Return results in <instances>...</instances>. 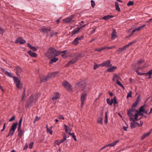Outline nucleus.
I'll return each instance as SVG.
<instances>
[{
    "label": "nucleus",
    "mask_w": 152,
    "mask_h": 152,
    "mask_svg": "<svg viewBox=\"0 0 152 152\" xmlns=\"http://www.w3.org/2000/svg\"><path fill=\"white\" fill-rule=\"evenodd\" d=\"M61 53L60 51L57 50L53 48L50 47L48 50L47 53H46V56L49 58L59 56Z\"/></svg>",
    "instance_id": "nucleus-1"
},
{
    "label": "nucleus",
    "mask_w": 152,
    "mask_h": 152,
    "mask_svg": "<svg viewBox=\"0 0 152 152\" xmlns=\"http://www.w3.org/2000/svg\"><path fill=\"white\" fill-rule=\"evenodd\" d=\"M5 74L7 75L8 76L12 77L13 78L14 81V82L15 84V85L19 89H21L22 84L21 83L20 81L17 77L15 76H12V74L8 72L7 71H6L5 72Z\"/></svg>",
    "instance_id": "nucleus-2"
},
{
    "label": "nucleus",
    "mask_w": 152,
    "mask_h": 152,
    "mask_svg": "<svg viewBox=\"0 0 152 152\" xmlns=\"http://www.w3.org/2000/svg\"><path fill=\"white\" fill-rule=\"evenodd\" d=\"M39 30L41 32H43L44 33H47V36H50L52 37L54 36H56L58 33L52 31L50 28L42 27L39 28Z\"/></svg>",
    "instance_id": "nucleus-3"
},
{
    "label": "nucleus",
    "mask_w": 152,
    "mask_h": 152,
    "mask_svg": "<svg viewBox=\"0 0 152 152\" xmlns=\"http://www.w3.org/2000/svg\"><path fill=\"white\" fill-rule=\"evenodd\" d=\"M37 99V95L35 94H33L30 96L29 99L26 105V108L30 107L32 106L33 103L36 102Z\"/></svg>",
    "instance_id": "nucleus-4"
},
{
    "label": "nucleus",
    "mask_w": 152,
    "mask_h": 152,
    "mask_svg": "<svg viewBox=\"0 0 152 152\" xmlns=\"http://www.w3.org/2000/svg\"><path fill=\"white\" fill-rule=\"evenodd\" d=\"M121 80L119 76L116 74H113V77L112 80L113 81H116V83L121 86L123 89H124L125 88L123 85L119 81V80Z\"/></svg>",
    "instance_id": "nucleus-5"
},
{
    "label": "nucleus",
    "mask_w": 152,
    "mask_h": 152,
    "mask_svg": "<svg viewBox=\"0 0 152 152\" xmlns=\"http://www.w3.org/2000/svg\"><path fill=\"white\" fill-rule=\"evenodd\" d=\"M77 13H75L72 15L69 16L68 17L63 19V20L67 23H71L74 22L75 21L73 20V19L74 17L77 16Z\"/></svg>",
    "instance_id": "nucleus-6"
},
{
    "label": "nucleus",
    "mask_w": 152,
    "mask_h": 152,
    "mask_svg": "<svg viewBox=\"0 0 152 152\" xmlns=\"http://www.w3.org/2000/svg\"><path fill=\"white\" fill-rule=\"evenodd\" d=\"M17 125L18 123L17 122H16L13 123L11 126V128L9 130V134L11 135V137L14 134Z\"/></svg>",
    "instance_id": "nucleus-7"
},
{
    "label": "nucleus",
    "mask_w": 152,
    "mask_h": 152,
    "mask_svg": "<svg viewBox=\"0 0 152 152\" xmlns=\"http://www.w3.org/2000/svg\"><path fill=\"white\" fill-rule=\"evenodd\" d=\"M81 57V55L79 54L78 56H76L75 58L72 59V60L69 62L66 65V66L75 63L76 61L79 59V57Z\"/></svg>",
    "instance_id": "nucleus-8"
},
{
    "label": "nucleus",
    "mask_w": 152,
    "mask_h": 152,
    "mask_svg": "<svg viewBox=\"0 0 152 152\" xmlns=\"http://www.w3.org/2000/svg\"><path fill=\"white\" fill-rule=\"evenodd\" d=\"M134 112V110H130L127 111V115L130 118V121H136L135 120V117L133 118L134 116V114L132 112Z\"/></svg>",
    "instance_id": "nucleus-9"
},
{
    "label": "nucleus",
    "mask_w": 152,
    "mask_h": 152,
    "mask_svg": "<svg viewBox=\"0 0 152 152\" xmlns=\"http://www.w3.org/2000/svg\"><path fill=\"white\" fill-rule=\"evenodd\" d=\"M87 93L84 92L81 96L80 100L81 102V107H82L84 104V102L86 100V96Z\"/></svg>",
    "instance_id": "nucleus-10"
},
{
    "label": "nucleus",
    "mask_w": 152,
    "mask_h": 152,
    "mask_svg": "<svg viewBox=\"0 0 152 152\" xmlns=\"http://www.w3.org/2000/svg\"><path fill=\"white\" fill-rule=\"evenodd\" d=\"M141 99V97L140 95L138 96L136 100L135 101V102L134 103L132 106V108H134L137 107L138 104H139Z\"/></svg>",
    "instance_id": "nucleus-11"
},
{
    "label": "nucleus",
    "mask_w": 152,
    "mask_h": 152,
    "mask_svg": "<svg viewBox=\"0 0 152 152\" xmlns=\"http://www.w3.org/2000/svg\"><path fill=\"white\" fill-rule=\"evenodd\" d=\"M62 85L67 89L69 90H71V86L67 81H65L62 83Z\"/></svg>",
    "instance_id": "nucleus-12"
},
{
    "label": "nucleus",
    "mask_w": 152,
    "mask_h": 152,
    "mask_svg": "<svg viewBox=\"0 0 152 152\" xmlns=\"http://www.w3.org/2000/svg\"><path fill=\"white\" fill-rule=\"evenodd\" d=\"M134 110L136 112V113L135 114L134 116H135V120L136 121H137L140 119V118H139V119L138 118V115H143V113H142V112H140V111H138L137 110Z\"/></svg>",
    "instance_id": "nucleus-13"
},
{
    "label": "nucleus",
    "mask_w": 152,
    "mask_h": 152,
    "mask_svg": "<svg viewBox=\"0 0 152 152\" xmlns=\"http://www.w3.org/2000/svg\"><path fill=\"white\" fill-rule=\"evenodd\" d=\"M100 65L102 67L106 66L107 67H109L111 66L110 61L108 60L103 62Z\"/></svg>",
    "instance_id": "nucleus-14"
},
{
    "label": "nucleus",
    "mask_w": 152,
    "mask_h": 152,
    "mask_svg": "<svg viewBox=\"0 0 152 152\" xmlns=\"http://www.w3.org/2000/svg\"><path fill=\"white\" fill-rule=\"evenodd\" d=\"M26 42L25 40L23 39L21 37L18 38L15 41V43H19L21 44H23Z\"/></svg>",
    "instance_id": "nucleus-15"
},
{
    "label": "nucleus",
    "mask_w": 152,
    "mask_h": 152,
    "mask_svg": "<svg viewBox=\"0 0 152 152\" xmlns=\"http://www.w3.org/2000/svg\"><path fill=\"white\" fill-rule=\"evenodd\" d=\"M83 36H82L80 37H77L72 42V44L74 45H77L78 43V41L81 40L83 38Z\"/></svg>",
    "instance_id": "nucleus-16"
},
{
    "label": "nucleus",
    "mask_w": 152,
    "mask_h": 152,
    "mask_svg": "<svg viewBox=\"0 0 152 152\" xmlns=\"http://www.w3.org/2000/svg\"><path fill=\"white\" fill-rule=\"evenodd\" d=\"M117 37L116 30L115 29H113V32L111 34V39L114 40Z\"/></svg>",
    "instance_id": "nucleus-17"
},
{
    "label": "nucleus",
    "mask_w": 152,
    "mask_h": 152,
    "mask_svg": "<svg viewBox=\"0 0 152 152\" xmlns=\"http://www.w3.org/2000/svg\"><path fill=\"white\" fill-rule=\"evenodd\" d=\"M60 97L59 94L58 92H56L54 94V96L52 97V99L54 102L55 100H56Z\"/></svg>",
    "instance_id": "nucleus-18"
},
{
    "label": "nucleus",
    "mask_w": 152,
    "mask_h": 152,
    "mask_svg": "<svg viewBox=\"0 0 152 152\" xmlns=\"http://www.w3.org/2000/svg\"><path fill=\"white\" fill-rule=\"evenodd\" d=\"M86 86V84L83 82H79L77 84V86L79 87L80 88H84Z\"/></svg>",
    "instance_id": "nucleus-19"
},
{
    "label": "nucleus",
    "mask_w": 152,
    "mask_h": 152,
    "mask_svg": "<svg viewBox=\"0 0 152 152\" xmlns=\"http://www.w3.org/2000/svg\"><path fill=\"white\" fill-rule=\"evenodd\" d=\"M28 53L31 57H36L37 56V54L36 53L33 52L31 50L28 51Z\"/></svg>",
    "instance_id": "nucleus-20"
},
{
    "label": "nucleus",
    "mask_w": 152,
    "mask_h": 152,
    "mask_svg": "<svg viewBox=\"0 0 152 152\" xmlns=\"http://www.w3.org/2000/svg\"><path fill=\"white\" fill-rule=\"evenodd\" d=\"M81 29V27H79L76 28L75 29L73 30L72 32V35H74L75 34L78 33L80 30Z\"/></svg>",
    "instance_id": "nucleus-21"
},
{
    "label": "nucleus",
    "mask_w": 152,
    "mask_h": 152,
    "mask_svg": "<svg viewBox=\"0 0 152 152\" xmlns=\"http://www.w3.org/2000/svg\"><path fill=\"white\" fill-rule=\"evenodd\" d=\"M103 118L101 117H98L97 119V123L101 125H102L103 124Z\"/></svg>",
    "instance_id": "nucleus-22"
},
{
    "label": "nucleus",
    "mask_w": 152,
    "mask_h": 152,
    "mask_svg": "<svg viewBox=\"0 0 152 152\" xmlns=\"http://www.w3.org/2000/svg\"><path fill=\"white\" fill-rule=\"evenodd\" d=\"M137 124L139 125V124L135 121H133V122L131 123L130 125L131 127L132 128H134L136 126Z\"/></svg>",
    "instance_id": "nucleus-23"
},
{
    "label": "nucleus",
    "mask_w": 152,
    "mask_h": 152,
    "mask_svg": "<svg viewBox=\"0 0 152 152\" xmlns=\"http://www.w3.org/2000/svg\"><path fill=\"white\" fill-rule=\"evenodd\" d=\"M49 75L45 77L42 78L41 79V83H43L44 82L46 81L48 79L50 78Z\"/></svg>",
    "instance_id": "nucleus-24"
},
{
    "label": "nucleus",
    "mask_w": 152,
    "mask_h": 152,
    "mask_svg": "<svg viewBox=\"0 0 152 152\" xmlns=\"http://www.w3.org/2000/svg\"><path fill=\"white\" fill-rule=\"evenodd\" d=\"M151 130L149 132H148L147 133H146L144 134L143 135H142V137L141 138V140L144 139L145 137L148 136L151 133Z\"/></svg>",
    "instance_id": "nucleus-25"
},
{
    "label": "nucleus",
    "mask_w": 152,
    "mask_h": 152,
    "mask_svg": "<svg viewBox=\"0 0 152 152\" xmlns=\"http://www.w3.org/2000/svg\"><path fill=\"white\" fill-rule=\"evenodd\" d=\"M58 72H57L51 73L49 75V78H51V77H55L57 75Z\"/></svg>",
    "instance_id": "nucleus-26"
},
{
    "label": "nucleus",
    "mask_w": 152,
    "mask_h": 152,
    "mask_svg": "<svg viewBox=\"0 0 152 152\" xmlns=\"http://www.w3.org/2000/svg\"><path fill=\"white\" fill-rule=\"evenodd\" d=\"M125 50V48L123 47L119 48L118 50H117L116 52L117 54H119L121 52H122Z\"/></svg>",
    "instance_id": "nucleus-27"
},
{
    "label": "nucleus",
    "mask_w": 152,
    "mask_h": 152,
    "mask_svg": "<svg viewBox=\"0 0 152 152\" xmlns=\"http://www.w3.org/2000/svg\"><path fill=\"white\" fill-rule=\"evenodd\" d=\"M119 142V140H118L117 141H115V142L112 143H111L108 144H107L108 147V146H110L111 147H113L116 144Z\"/></svg>",
    "instance_id": "nucleus-28"
},
{
    "label": "nucleus",
    "mask_w": 152,
    "mask_h": 152,
    "mask_svg": "<svg viewBox=\"0 0 152 152\" xmlns=\"http://www.w3.org/2000/svg\"><path fill=\"white\" fill-rule=\"evenodd\" d=\"M15 70H16L17 73L18 75V73H20L22 72V69L21 67L18 66H16L15 67Z\"/></svg>",
    "instance_id": "nucleus-29"
},
{
    "label": "nucleus",
    "mask_w": 152,
    "mask_h": 152,
    "mask_svg": "<svg viewBox=\"0 0 152 152\" xmlns=\"http://www.w3.org/2000/svg\"><path fill=\"white\" fill-rule=\"evenodd\" d=\"M113 17V15H108L104 16L102 18V19L105 20H107L110 18H112Z\"/></svg>",
    "instance_id": "nucleus-30"
},
{
    "label": "nucleus",
    "mask_w": 152,
    "mask_h": 152,
    "mask_svg": "<svg viewBox=\"0 0 152 152\" xmlns=\"http://www.w3.org/2000/svg\"><path fill=\"white\" fill-rule=\"evenodd\" d=\"M104 123L105 124H106L108 122V115L107 112L105 113V115L104 116Z\"/></svg>",
    "instance_id": "nucleus-31"
},
{
    "label": "nucleus",
    "mask_w": 152,
    "mask_h": 152,
    "mask_svg": "<svg viewBox=\"0 0 152 152\" xmlns=\"http://www.w3.org/2000/svg\"><path fill=\"white\" fill-rule=\"evenodd\" d=\"M58 59L57 58H54L52 59L50 61H49V64H52L54 62H56Z\"/></svg>",
    "instance_id": "nucleus-32"
},
{
    "label": "nucleus",
    "mask_w": 152,
    "mask_h": 152,
    "mask_svg": "<svg viewBox=\"0 0 152 152\" xmlns=\"http://www.w3.org/2000/svg\"><path fill=\"white\" fill-rule=\"evenodd\" d=\"M145 107L146 105L145 104H144L140 107L138 111H140V112L143 113Z\"/></svg>",
    "instance_id": "nucleus-33"
},
{
    "label": "nucleus",
    "mask_w": 152,
    "mask_h": 152,
    "mask_svg": "<svg viewBox=\"0 0 152 152\" xmlns=\"http://www.w3.org/2000/svg\"><path fill=\"white\" fill-rule=\"evenodd\" d=\"M116 68V67L115 66H113L108 69L107 70L108 72H112Z\"/></svg>",
    "instance_id": "nucleus-34"
},
{
    "label": "nucleus",
    "mask_w": 152,
    "mask_h": 152,
    "mask_svg": "<svg viewBox=\"0 0 152 152\" xmlns=\"http://www.w3.org/2000/svg\"><path fill=\"white\" fill-rule=\"evenodd\" d=\"M18 136L20 138H21L23 134V132L21 129L18 130Z\"/></svg>",
    "instance_id": "nucleus-35"
},
{
    "label": "nucleus",
    "mask_w": 152,
    "mask_h": 152,
    "mask_svg": "<svg viewBox=\"0 0 152 152\" xmlns=\"http://www.w3.org/2000/svg\"><path fill=\"white\" fill-rule=\"evenodd\" d=\"M101 64H97L96 63H94V69L95 70L97 68L99 67L100 66H101Z\"/></svg>",
    "instance_id": "nucleus-36"
},
{
    "label": "nucleus",
    "mask_w": 152,
    "mask_h": 152,
    "mask_svg": "<svg viewBox=\"0 0 152 152\" xmlns=\"http://www.w3.org/2000/svg\"><path fill=\"white\" fill-rule=\"evenodd\" d=\"M67 50H64L62 52H60L61 53H63L61 55V56L63 58H65L66 56V54L65 53V52Z\"/></svg>",
    "instance_id": "nucleus-37"
},
{
    "label": "nucleus",
    "mask_w": 152,
    "mask_h": 152,
    "mask_svg": "<svg viewBox=\"0 0 152 152\" xmlns=\"http://www.w3.org/2000/svg\"><path fill=\"white\" fill-rule=\"evenodd\" d=\"M145 26V25H143L136 28V29H137V31H140L141 29H142Z\"/></svg>",
    "instance_id": "nucleus-38"
},
{
    "label": "nucleus",
    "mask_w": 152,
    "mask_h": 152,
    "mask_svg": "<svg viewBox=\"0 0 152 152\" xmlns=\"http://www.w3.org/2000/svg\"><path fill=\"white\" fill-rule=\"evenodd\" d=\"M106 102L107 103L110 105H112V103H111V101L109 98L107 99Z\"/></svg>",
    "instance_id": "nucleus-39"
},
{
    "label": "nucleus",
    "mask_w": 152,
    "mask_h": 152,
    "mask_svg": "<svg viewBox=\"0 0 152 152\" xmlns=\"http://www.w3.org/2000/svg\"><path fill=\"white\" fill-rule=\"evenodd\" d=\"M134 2L133 1H129L127 4V5L128 6H129L133 5Z\"/></svg>",
    "instance_id": "nucleus-40"
},
{
    "label": "nucleus",
    "mask_w": 152,
    "mask_h": 152,
    "mask_svg": "<svg viewBox=\"0 0 152 152\" xmlns=\"http://www.w3.org/2000/svg\"><path fill=\"white\" fill-rule=\"evenodd\" d=\"M64 127L65 128V132H67L68 131H70V129H69V128H68L69 129L68 130V128H67V126L66 124L64 125Z\"/></svg>",
    "instance_id": "nucleus-41"
},
{
    "label": "nucleus",
    "mask_w": 152,
    "mask_h": 152,
    "mask_svg": "<svg viewBox=\"0 0 152 152\" xmlns=\"http://www.w3.org/2000/svg\"><path fill=\"white\" fill-rule=\"evenodd\" d=\"M91 5L93 8H94L95 5V1L93 0H91Z\"/></svg>",
    "instance_id": "nucleus-42"
},
{
    "label": "nucleus",
    "mask_w": 152,
    "mask_h": 152,
    "mask_svg": "<svg viewBox=\"0 0 152 152\" xmlns=\"http://www.w3.org/2000/svg\"><path fill=\"white\" fill-rule=\"evenodd\" d=\"M132 97V92L131 91H130L128 94L126 96V98H128L129 97Z\"/></svg>",
    "instance_id": "nucleus-43"
},
{
    "label": "nucleus",
    "mask_w": 152,
    "mask_h": 152,
    "mask_svg": "<svg viewBox=\"0 0 152 152\" xmlns=\"http://www.w3.org/2000/svg\"><path fill=\"white\" fill-rule=\"evenodd\" d=\"M136 71L137 74L139 75H142L145 74V73H141L137 70H136Z\"/></svg>",
    "instance_id": "nucleus-44"
},
{
    "label": "nucleus",
    "mask_w": 152,
    "mask_h": 152,
    "mask_svg": "<svg viewBox=\"0 0 152 152\" xmlns=\"http://www.w3.org/2000/svg\"><path fill=\"white\" fill-rule=\"evenodd\" d=\"M15 116H13L11 118L9 119V121H14L15 119Z\"/></svg>",
    "instance_id": "nucleus-45"
},
{
    "label": "nucleus",
    "mask_w": 152,
    "mask_h": 152,
    "mask_svg": "<svg viewBox=\"0 0 152 152\" xmlns=\"http://www.w3.org/2000/svg\"><path fill=\"white\" fill-rule=\"evenodd\" d=\"M33 142H31L29 145V148H32L33 147Z\"/></svg>",
    "instance_id": "nucleus-46"
},
{
    "label": "nucleus",
    "mask_w": 152,
    "mask_h": 152,
    "mask_svg": "<svg viewBox=\"0 0 152 152\" xmlns=\"http://www.w3.org/2000/svg\"><path fill=\"white\" fill-rule=\"evenodd\" d=\"M4 32V29L0 27V33L2 34H3Z\"/></svg>",
    "instance_id": "nucleus-47"
},
{
    "label": "nucleus",
    "mask_w": 152,
    "mask_h": 152,
    "mask_svg": "<svg viewBox=\"0 0 152 152\" xmlns=\"http://www.w3.org/2000/svg\"><path fill=\"white\" fill-rule=\"evenodd\" d=\"M58 118L60 119H62L63 120H64V117H63V116L62 115H59L58 116Z\"/></svg>",
    "instance_id": "nucleus-48"
},
{
    "label": "nucleus",
    "mask_w": 152,
    "mask_h": 152,
    "mask_svg": "<svg viewBox=\"0 0 152 152\" xmlns=\"http://www.w3.org/2000/svg\"><path fill=\"white\" fill-rule=\"evenodd\" d=\"M114 101L113 103H114V104L115 105L117 103L116 98L115 96V97H114Z\"/></svg>",
    "instance_id": "nucleus-49"
},
{
    "label": "nucleus",
    "mask_w": 152,
    "mask_h": 152,
    "mask_svg": "<svg viewBox=\"0 0 152 152\" xmlns=\"http://www.w3.org/2000/svg\"><path fill=\"white\" fill-rule=\"evenodd\" d=\"M152 70L151 69L147 73H145V74H146V75L149 74L150 75H151L152 74Z\"/></svg>",
    "instance_id": "nucleus-50"
},
{
    "label": "nucleus",
    "mask_w": 152,
    "mask_h": 152,
    "mask_svg": "<svg viewBox=\"0 0 152 152\" xmlns=\"http://www.w3.org/2000/svg\"><path fill=\"white\" fill-rule=\"evenodd\" d=\"M137 31V29H136V28L135 29H134V30H133L132 32L131 33V34H130V35H129V36H131L133 34H134V33L135 31Z\"/></svg>",
    "instance_id": "nucleus-51"
},
{
    "label": "nucleus",
    "mask_w": 152,
    "mask_h": 152,
    "mask_svg": "<svg viewBox=\"0 0 152 152\" xmlns=\"http://www.w3.org/2000/svg\"><path fill=\"white\" fill-rule=\"evenodd\" d=\"M31 49L33 50L34 51H36L37 50V49L35 47H34L32 46L31 48Z\"/></svg>",
    "instance_id": "nucleus-52"
},
{
    "label": "nucleus",
    "mask_w": 152,
    "mask_h": 152,
    "mask_svg": "<svg viewBox=\"0 0 152 152\" xmlns=\"http://www.w3.org/2000/svg\"><path fill=\"white\" fill-rule=\"evenodd\" d=\"M115 9L116 10L118 11H121L119 7V6H115Z\"/></svg>",
    "instance_id": "nucleus-53"
},
{
    "label": "nucleus",
    "mask_w": 152,
    "mask_h": 152,
    "mask_svg": "<svg viewBox=\"0 0 152 152\" xmlns=\"http://www.w3.org/2000/svg\"><path fill=\"white\" fill-rule=\"evenodd\" d=\"M95 50L98 52H100L101 51H102V48H96L95 49Z\"/></svg>",
    "instance_id": "nucleus-54"
},
{
    "label": "nucleus",
    "mask_w": 152,
    "mask_h": 152,
    "mask_svg": "<svg viewBox=\"0 0 152 152\" xmlns=\"http://www.w3.org/2000/svg\"><path fill=\"white\" fill-rule=\"evenodd\" d=\"M47 132H49L50 134L51 135L52 134H53V131L52 130L50 129H49V130H47Z\"/></svg>",
    "instance_id": "nucleus-55"
},
{
    "label": "nucleus",
    "mask_w": 152,
    "mask_h": 152,
    "mask_svg": "<svg viewBox=\"0 0 152 152\" xmlns=\"http://www.w3.org/2000/svg\"><path fill=\"white\" fill-rule=\"evenodd\" d=\"M130 46V45L129 43H128V44L126 45L124 47V48H125V49L126 50L127 48L129 47Z\"/></svg>",
    "instance_id": "nucleus-56"
},
{
    "label": "nucleus",
    "mask_w": 152,
    "mask_h": 152,
    "mask_svg": "<svg viewBox=\"0 0 152 152\" xmlns=\"http://www.w3.org/2000/svg\"><path fill=\"white\" fill-rule=\"evenodd\" d=\"M55 142H56V144L57 145H59L61 143V141H58V140H56V141Z\"/></svg>",
    "instance_id": "nucleus-57"
},
{
    "label": "nucleus",
    "mask_w": 152,
    "mask_h": 152,
    "mask_svg": "<svg viewBox=\"0 0 152 152\" xmlns=\"http://www.w3.org/2000/svg\"><path fill=\"white\" fill-rule=\"evenodd\" d=\"M28 144H26L23 148V150L26 149L28 148Z\"/></svg>",
    "instance_id": "nucleus-58"
},
{
    "label": "nucleus",
    "mask_w": 152,
    "mask_h": 152,
    "mask_svg": "<svg viewBox=\"0 0 152 152\" xmlns=\"http://www.w3.org/2000/svg\"><path fill=\"white\" fill-rule=\"evenodd\" d=\"M107 147H108L107 144L105 145V146H104V147H102V148H101V149L100 150V151H101V150L104 149L105 148H106Z\"/></svg>",
    "instance_id": "nucleus-59"
},
{
    "label": "nucleus",
    "mask_w": 152,
    "mask_h": 152,
    "mask_svg": "<svg viewBox=\"0 0 152 152\" xmlns=\"http://www.w3.org/2000/svg\"><path fill=\"white\" fill-rule=\"evenodd\" d=\"M115 47V46H111L110 47L107 46V49H110L114 48Z\"/></svg>",
    "instance_id": "nucleus-60"
},
{
    "label": "nucleus",
    "mask_w": 152,
    "mask_h": 152,
    "mask_svg": "<svg viewBox=\"0 0 152 152\" xmlns=\"http://www.w3.org/2000/svg\"><path fill=\"white\" fill-rule=\"evenodd\" d=\"M128 128V126H124L123 127V129L125 131H126L127 129V128Z\"/></svg>",
    "instance_id": "nucleus-61"
},
{
    "label": "nucleus",
    "mask_w": 152,
    "mask_h": 152,
    "mask_svg": "<svg viewBox=\"0 0 152 152\" xmlns=\"http://www.w3.org/2000/svg\"><path fill=\"white\" fill-rule=\"evenodd\" d=\"M40 119V118L39 117H38V116H36L35 118V121H38Z\"/></svg>",
    "instance_id": "nucleus-62"
},
{
    "label": "nucleus",
    "mask_w": 152,
    "mask_h": 152,
    "mask_svg": "<svg viewBox=\"0 0 152 152\" xmlns=\"http://www.w3.org/2000/svg\"><path fill=\"white\" fill-rule=\"evenodd\" d=\"M27 45L28 47L30 48L31 49V47H32V46H31V45L30 44L28 43L27 44Z\"/></svg>",
    "instance_id": "nucleus-63"
},
{
    "label": "nucleus",
    "mask_w": 152,
    "mask_h": 152,
    "mask_svg": "<svg viewBox=\"0 0 152 152\" xmlns=\"http://www.w3.org/2000/svg\"><path fill=\"white\" fill-rule=\"evenodd\" d=\"M66 134H64L63 135V139L64 140H66Z\"/></svg>",
    "instance_id": "nucleus-64"
}]
</instances>
